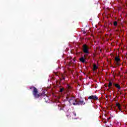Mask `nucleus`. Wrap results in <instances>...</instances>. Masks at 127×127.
<instances>
[{"mask_svg": "<svg viewBox=\"0 0 127 127\" xmlns=\"http://www.w3.org/2000/svg\"><path fill=\"white\" fill-rule=\"evenodd\" d=\"M30 89L33 90L32 93L35 99H38V98H40V97H45V96H46V94L44 93H39L38 92V89H37L35 87L32 86L30 87Z\"/></svg>", "mask_w": 127, "mask_h": 127, "instance_id": "nucleus-1", "label": "nucleus"}, {"mask_svg": "<svg viewBox=\"0 0 127 127\" xmlns=\"http://www.w3.org/2000/svg\"><path fill=\"white\" fill-rule=\"evenodd\" d=\"M66 100L68 101L70 105H72V104L74 105V103H76V101L77 100V99H75V97L72 96L70 93L67 94Z\"/></svg>", "mask_w": 127, "mask_h": 127, "instance_id": "nucleus-2", "label": "nucleus"}, {"mask_svg": "<svg viewBox=\"0 0 127 127\" xmlns=\"http://www.w3.org/2000/svg\"><path fill=\"white\" fill-rule=\"evenodd\" d=\"M86 103L84 101L83 99H79L75 100V103H73V106H83L85 105Z\"/></svg>", "mask_w": 127, "mask_h": 127, "instance_id": "nucleus-3", "label": "nucleus"}, {"mask_svg": "<svg viewBox=\"0 0 127 127\" xmlns=\"http://www.w3.org/2000/svg\"><path fill=\"white\" fill-rule=\"evenodd\" d=\"M82 51L83 53L85 54H90V52H89V46L87 45V44H84L82 46Z\"/></svg>", "mask_w": 127, "mask_h": 127, "instance_id": "nucleus-4", "label": "nucleus"}, {"mask_svg": "<svg viewBox=\"0 0 127 127\" xmlns=\"http://www.w3.org/2000/svg\"><path fill=\"white\" fill-rule=\"evenodd\" d=\"M88 100H93L94 101H98L99 100V97L97 96L96 95H91L88 98Z\"/></svg>", "mask_w": 127, "mask_h": 127, "instance_id": "nucleus-5", "label": "nucleus"}, {"mask_svg": "<svg viewBox=\"0 0 127 127\" xmlns=\"http://www.w3.org/2000/svg\"><path fill=\"white\" fill-rule=\"evenodd\" d=\"M113 86H115V87H116V88H117L118 90H121V89L122 88L121 87V85H120V84H119L118 83L113 82Z\"/></svg>", "mask_w": 127, "mask_h": 127, "instance_id": "nucleus-6", "label": "nucleus"}, {"mask_svg": "<svg viewBox=\"0 0 127 127\" xmlns=\"http://www.w3.org/2000/svg\"><path fill=\"white\" fill-rule=\"evenodd\" d=\"M87 60L86 58H84V57H81L79 58V61L80 62H82V63H85Z\"/></svg>", "mask_w": 127, "mask_h": 127, "instance_id": "nucleus-7", "label": "nucleus"}, {"mask_svg": "<svg viewBox=\"0 0 127 127\" xmlns=\"http://www.w3.org/2000/svg\"><path fill=\"white\" fill-rule=\"evenodd\" d=\"M113 85H114V83L112 82V81H109V83L108 84V87L111 89V88H112V86H113Z\"/></svg>", "mask_w": 127, "mask_h": 127, "instance_id": "nucleus-8", "label": "nucleus"}, {"mask_svg": "<svg viewBox=\"0 0 127 127\" xmlns=\"http://www.w3.org/2000/svg\"><path fill=\"white\" fill-rule=\"evenodd\" d=\"M98 67L97 66V64L93 65V71H96V70H98Z\"/></svg>", "mask_w": 127, "mask_h": 127, "instance_id": "nucleus-9", "label": "nucleus"}, {"mask_svg": "<svg viewBox=\"0 0 127 127\" xmlns=\"http://www.w3.org/2000/svg\"><path fill=\"white\" fill-rule=\"evenodd\" d=\"M115 61L117 63H119V62H120V61H121V59H120L119 57H117L115 58Z\"/></svg>", "mask_w": 127, "mask_h": 127, "instance_id": "nucleus-10", "label": "nucleus"}, {"mask_svg": "<svg viewBox=\"0 0 127 127\" xmlns=\"http://www.w3.org/2000/svg\"><path fill=\"white\" fill-rule=\"evenodd\" d=\"M116 106L118 107L120 111H122V108H121V104H120V103H116Z\"/></svg>", "mask_w": 127, "mask_h": 127, "instance_id": "nucleus-11", "label": "nucleus"}, {"mask_svg": "<svg viewBox=\"0 0 127 127\" xmlns=\"http://www.w3.org/2000/svg\"><path fill=\"white\" fill-rule=\"evenodd\" d=\"M67 88L68 89V90H71L72 89V86H70V85L67 84Z\"/></svg>", "mask_w": 127, "mask_h": 127, "instance_id": "nucleus-12", "label": "nucleus"}, {"mask_svg": "<svg viewBox=\"0 0 127 127\" xmlns=\"http://www.w3.org/2000/svg\"><path fill=\"white\" fill-rule=\"evenodd\" d=\"M63 91H64V88H60V93H63Z\"/></svg>", "mask_w": 127, "mask_h": 127, "instance_id": "nucleus-13", "label": "nucleus"}, {"mask_svg": "<svg viewBox=\"0 0 127 127\" xmlns=\"http://www.w3.org/2000/svg\"><path fill=\"white\" fill-rule=\"evenodd\" d=\"M114 26H117V25H118V22L117 21H115L114 22Z\"/></svg>", "mask_w": 127, "mask_h": 127, "instance_id": "nucleus-14", "label": "nucleus"}, {"mask_svg": "<svg viewBox=\"0 0 127 127\" xmlns=\"http://www.w3.org/2000/svg\"><path fill=\"white\" fill-rule=\"evenodd\" d=\"M73 114L75 117H76V112H73Z\"/></svg>", "mask_w": 127, "mask_h": 127, "instance_id": "nucleus-15", "label": "nucleus"}, {"mask_svg": "<svg viewBox=\"0 0 127 127\" xmlns=\"http://www.w3.org/2000/svg\"><path fill=\"white\" fill-rule=\"evenodd\" d=\"M65 76L63 77V79H64V80H65Z\"/></svg>", "mask_w": 127, "mask_h": 127, "instance_id": "nucleus-16", "label": "nucleus"}, {"mask_svg": "<svg viewBox=\"0 0 127 127\" xmlns=\"http://www.w3.org/2000/svg\"><path fill=\"white\" fill-rule=\"evenodd\" d=\"M82 57H83V58H86V55H84Z\"/></svg>", "mask_w": 127, "mask_h": 127, "instance_id": "nucleus-17", "label": "nucleus"}, {"mask_svg": "<svg viewBox=\"0 0 127 127\" xmlns=\"http://www.w3.org/2000/svg\"><path fill=\"white\" fill-rule=\"evenodd\" d=\"M83 33H84V34H85V33H86V32L84 31Z\"/></svg>", "mask_w": 127, "mask_h": 127, "instance_id": "nucleus-18", "label": "nucleus"}, {"mask_svg": "<svg viewBox=\"0 0 127 127\" xmlns=\"http://www.w3.org/2000/svg\"><path fill=\"white\" fill-rule=\"evenodd\" d=\"M66 116L68 117H69V115H66Z\"/></svg>", "mask_w": 127, "mask_h": 127, "instance_id": "nucleus-19", "label": "nucleus"}, {"mask_svg": "<svg viewBox=\"0 0 127 127\" xmlns=\"http://www.w3.org/2000/svg\"><path fill=\"white\" fill-rule=\"evenodd\" d=\"M60 110H62V108L60 109Z\"/></svg>", "mask_w": 127, "mask_h": 127, "instance_id": "nucleus-20", "label": "nucleus"}]
</instances>
